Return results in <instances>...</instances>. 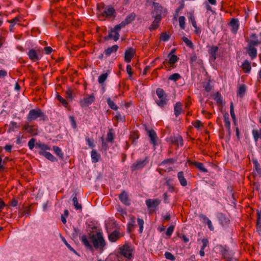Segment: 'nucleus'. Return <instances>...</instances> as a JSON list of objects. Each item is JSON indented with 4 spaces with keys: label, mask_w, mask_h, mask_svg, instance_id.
<instances>
[{
    "label": "nucleus",
    "mask_w": 261,
    "mask_h": 261,
    "mask_svg": "<svg viewBox=\"0 0 261 261\" xmlns=\"http://www.w3.org/2000/svg\"><path fill=\"white\" fill-rule=\"evenodd\" d=\"M107 103L111 109L114 110H117L118 109L117 106L112 101L110 98L107 99Z\"/></svg>",
    "instance_id": "obj_43"
},
{
    "label": "nucleus",
    "mask_w": 261,
    "mask_h": 261,
    "mask_svg": "<svg viewBox=\"0 0 261 261\" xmlns=\"http://www.w3.org/2000/svg\"><path fill=\"white\" fill-rule=\"evenodd\" d=\"M115 13L116 11L115 9L113 7L110 6L106 8L105 10L101 13L100 15L102 17H115Z\"/></svg>",
    "instance_id": "obj_13"
},
{
    "label": "nucleus",
    "mask_w": 261,
    "mask_h": 261,
    "mask_svg": "<svg viewBox=\"0 0 261 261\" xmlns=\"http://www.w3.org/2000/svg\"><path fill=\"white\" fill-rule=\"evenodd\" d=\"M119 47L117 45H114L105 50V53L107 56H109L113 52H116Z\"/></svg>",
    "instance_id": "obj_32"
},
{
    "label": "nucleus",
    "mask_w": 261,
    "mask_h": 261,
    "mask_svg": "<svg viewBox=\"0 0 261 261\" xmlns=\"http://www.w3.org/2000/svg\"><path fill=\"white\" fill-rule=\"evenodd\" d=\"M120 236L119 231L116 230L113 231L108 236L109 240L111 242H116L120 239Z\"/></svg>",
    "instance_id": "obj_20"
},
{
    "label": "nucleus",
    "mask_w": 261,
    "mask_h": 261,
    "mask_svg": "<svg viewBox=\"0 0 261 261\" xmlns=\"http://www.w3.org/2000/svg\"><path fill=\"white\" fill-rule=\"evenodd\" d=\"M119 250V254L125 258L131 259L133 257V250L128 244H125L120 248Z\"/></svg>",
    "instance_id": "obj_7"
},
{
    "label": "nucleus",
    "mask_w": 261,
    "mask_h": 261,
    "mask_svg": "<svg viewBox=\"0 0 261 261\" xmlns=\"http://www.w3.org/2000/svg\"><path fill=\"white\" fill-rule=\"evenodd\" d=\"M154 18V21L152 22L149 28L150 31H152L157 29L162 20V18L158 19L156 17H153Z\"/></svg>",
    "instance_id": "obj_27"
},
{
    "label": "nucleus",
    "mask_w": 261,
    "mask_h": 261,
    "mask_svg": "<svg viewBox=\"0 0 261 261\" xmlns=\"http://www.w3.org/2000/svg\"><path fill=\"white\" fill-rule=\"evenodd\" d=\"M246 91V87L244 84L241 85L238 89L237 95L240 97L244 96Z\"/></svg>",
    "instance_id": "obj_33"
},
{
    "label": "nucleus",
    "mask_w": 261,
    "mask_h": 261,
    "mask_svg": "<svg viewBox=\"0 0 261 261\" xmlns=\"http://www.w3.org/2000/svg\"><path fill=\"white\" fill-rule=\"evenodd\" d=\"M93 239L91 242L93 243V247L95 249H99L100 250L103 251L106 243L102 233L100 232H96V237L93 238Z\"/></svg>",
    "instance_id": "obj_4"
},
{
    "label": "nucleus",
    "mask_w": 261,
    "mask_h": 261,
    "mask_svg": "<svg viewBox=\"0 0 261 261\" xmlns=\"http://www.w3.org/2000/svg\"><path fill=\"white\" fill-rule=\"evenodd\" d=\"M136 18V14L134 13L129 14L125 19L126 22L129 24L132 21L134 20Z\"/></svg>",
    "instance_id": "obj_48"
},
{
    "label": "nucleus",
    "mask_w": 261,
    "mask_h": 261,
    "mask_svg": "<svg viewBox=\"0 0 261 261\" xmlns=\"http://www.w3.org/2000/svg\"><path fill=\"white\" fill-rule=\"evenodd\" d=\"M182 110V104L180 102H177L174 107V115L177 117L181 113Z\"/></svg>",
    "instance_id": "obj_28"
},
{
    "label": "nucleus",
    "mask_w": 261,
    "mask_h": 261,
    "mask_svg": "<svg viewBox=\"0 0 261 261\" xmlns=\"http://www.w3.org/2000/svg\"><path fill=\"white\" fill-rule=\"evenodd\" d=\"M39 154L45 157L48 160L55 162H57L58 159L55 158L51 153L47 151H40L39 152Z\"/></svg>",
    "instance_id": "obj_24"
},
{
    "label": "nucleus",
    "mask_w": 261,
    "mask_h": 261,
    "mask_svg": "<svg viewBox=\"0 0 261 261\" xmlns=\"http://www.w3.org/2000/svg\"><path fill=\"white\" fill-rule=\"evenodd\" d=\"M28 133L33 136L37 135L38 134L37 127L35 126L34 125H30Z\"/></svg>",
    "instance_id": "obj_34"
},
{
    "label": "nucleus",
    "mask_w": 261,
    "mask_h": 261,
    "mask_svg": "<svg viewBox=\"0 0 261 261\" xmlns=\"http://www.w3.org/2000/svg\"><path fill=\"white\" fill-rule=\"evenodd\" d=\"M241 67L245 73H249L251 70V62L248 60H245Z\"/></svg>",
    "instance_id": "obj_19"
},
{
    "label": "nucleus",
    "mask_w": 261,
    "mask_h": 261,
    "mask_svg": "<svg viewBox=\"0 0 261 261\" xmlns=\"http://www.w3.org/2000/svg\"><path fill=\"white\" fill-rule=\"evenodd\" d=\"M179 24L181 29L185 28V17L184 16H180L179 17Z\"/></svg>",
    "instance_id": "obj_52"
},
{
    "label": "nucleus",
    "mask_w": 261,
    "mask_h": 261,
    "mask_svg": "<svg viewBox=\"0 0 261 261\" xmlns=\"http://www.w3.org/2000/svg\"><path fill=\"white\" fill-rule=\"evenodd\" d=\"M128 24L124 19L120 24L115 25L114 28L111 29L109 32L108 35L103 37L105 40H108L109 39H113L115 41L118 40L120 37V31L122 28L125 27Z\"/></svg>",
    "instance_id": "obj_1"
},
{
    "label": "nucleus",
    "mask_w": 261,
    "mask_h": 261,
    "mask_svg": "<svg viewBox=\"0 0 261 261\" xmlns=\"http://www.w3.org/2000/svg\"><path fill=\"white\" fill-rule=\"evenodd\" d=\"M174 226L172 225L171 226H170L167 229V231L166 232V234L167 236L168 237H170L173 231H174Z\"/></svg>",
    "instance_id": "obj_57"
},
{
    "label": "nucleus",
    "mask_w": 261,
    "mask_h": 261,
    "mask_svg": "<svg viewBox=\"0 0 261 261\" xmlns=\"http://www.w3.org/2000/svg\"><path fill=\"white\" fill-rule=\"evenodd\" d=\"M108 76V73H105L102 74H101L98 79V83L100 84H103L105 81L107 80V77Z\"/></svg>",
    "instance_id": "obj_44"
},
{
    "label": "nucleus",
    "mask_w": 261,
    "mask_h": 261,
    "mask_svg": "<svg viewBox=\"0 0 261 261\" xmlns=\"http://www.w3.org/2000/svg\"><path fill=\"white\" fill-rule=\"evenodd\" d=\"M187 163L190 166L195 167L197 169L202 172L206 173L208 172L207 169L204 167L203 164L202 163L188 160Z\"/></svg>",
    "instance_id": "obj_11"
},
{
    "label": "nucleus",
    "mask_w": 261,
    "mask_h": 261,
    "mask_svg": "<svg viewBox=\"0 0 261 261\" xmlns=\"http://www.w3.org/2000/svg\"><path fill=\"white\" fill-rule=\"evenodd\" d=\"M130 138L133 140V141L138 139L139 138V135L138 134V133L137 132H132L130 135Z\"/></svg>",
    "instance_id": "obj_59"
},
{
    "label": "nucleus",
    "mask_w": 261,
    "mask_h": 261,
    "mask_svg": "<svg viewBox=\"0 0 261 261\" xmlns=\"http://www.w3.org/2000/svg\"><path fill=\"white\" fill-rule=\"evenodd\" d=\"M218 218L223 226H226L229 224V220L223 214L219 213L218 215Z\"/></svg>",
    "instance_id": "obj_22"
},
{
    "label": "nucleus",
    "mask_w": 261,
    "mask_h": 261,
    "mask_svg": "<svg viewBox=\"0 0 261 261\" xmlns=\"http://www.w3.org/2000/svg\"><path fill=\"white\" fill-rule=\"evenodd\" d=\"M72 90L70 88H69L66 91V98L70 101L72 100Z\"/></svg>",
    "instance_id": "obj_50"
},
{
    "label": "nucleus",
    "mask_w": 261,
    "mask_h": 261,
    "mask_svg": "<svg viewBox=\"0 0 261 261\" xmlns=\"http://www.w3.org/2000/svg\"><path fill=\"white\" fill-rule=\"evenodd\" d=\"M57 98L58 99V100L60 101V102L62 103V104L63 105V106H64L65 107H67V106H68V102H67V101L64 99L61 96H60V95L58 94L57 95Z\"/></svg>",
    "instance_id": "obj_51"
},
{
    "label": "nucleus",
    "mask_w": 261,
    "mask_h": 261,
    "mask_svg": "<svg viewBox=\"0 0 261 261\" xmlns=\"http://www.w3.org/2000/svg\"><path fill=\"white\" fill-rule=\"evenodd\" d=\"M223 118H224L225 127L227 129V132H228V136L230 137V134H231V132H230V121H229V118L228 114H225V115H224Z\"/></svg>",
    "instance_id": "obj_25"
},
{
    "label": "nucleus",
    "mask_w": 261,
    "mask_h": 261,
    "mask_svg": "<svg viewBox=\"0 0 261 261\" xmlns=\"http://www.w3.org/2000/svg\"><path fill=\"white\" fill-rule=\"evenodd\" d=\"M81 240V242H82V243L85 245V246L86 247H87V248H88L90 250L93 249V246L90 243L86 236H85V235L82 236Z\"/></svg>",
    "instance_id": "obj_30"
},
{
    "label": "nucleus",
    "mask_w": 261,
    "mask_h": 261,
    "mask_svg": "<svg viewBox=\"0 0 261 261\" xmlns=\"http://www.w3.org/2000/svg\"><path fill=\"white\" fill-rule=\"evenodd\" d=\"M188 18H189V21L191 22L193 26V27L195 29H197V23H196V21L195 20L194 14L192 13H190L189 14Z\"/></svg>",
    "instance_id": "obj_39"
},
{
    "label": "nucleus",
    "mask_w": 261,
    "mask_h": 261,
    "mask_svg": "<svg viewBox=\"0 0 261 261\" xmlns=\"http://www.w3.org/2000/svg\"><path fill=\"white\" fill-rule=\"evenodd\" d=\"M19 127V126L17 124L16 122L11 121L9 125V129H8V132H14L15 129H17Z\"/></svg>",
    "instance_id": "obj_37"
},
{
    "label": "nucleus",
    "mask_w": 261,
    "mask_h": 261,
    "mask_svg": "<svg viewBox=\"0 0 261 261\" xmlns=\"http://www.w3.org/2000/svg\"><path fill=\"white\" fill-rule=\"evenodd\" d=\"M181 78V76L179 73H175L172 74L168 77V80L176 82Z\"/></svg>",
    "instance_id": "obj_41"
},
{
    "label": "nucleus",
    "mask_w": 261,
    "mask_h": 261,
    "mask_svg": "<svg viewBox=\"0 0 261 261\" xmlns=\"http://www.w3.org/2000/svg\"><path fill=\"white\" fill-rule=\"evenodd\" d=\"M20 17H15V18L12 19L11 20H8V22L11 24H15L18 22H20Z\"/></svg>",
    "instance_id": "obj_62"
},
{
    "label": "nucleus",
    "mask_w": 261,
    "mask_h": 261,
    "mask_svg": "<svg viewBox=\"0 0 261 261\" xmlns=\"http://www.w3.org/2000/svg\"><path fill=\"white\" fill-rule=\"evenodd\" d=\"M169 140L171 142V143L174 144L177 146H178L179 145L182 146L184 144L182 138L179 135L175 136H171L169 138Z\"/></svg>",
    "instance_id": "obj_15"
},
{
    "label": "nucleus",
    "mask_w": 261,
    "mask_h": 261,
    "mask_svg": "<svg viewBox=\"0 0 261 261\" xmlns=\"http://www.w3.org/2000/svg\"><path fill=\"white\" fill-rule=\"evenodd\" d=\"M165 256L167 259H169L172 261L174 260L175 259V256L171 253L167 251L165 252Z\"/></svg>",
    "instance_id": "obj_56"
},
{
    "label": "nucleus",
    "mask_w": 261,
    "mask_h": 261,
    "mask_svg": "<svg viewBox=\"0 0 261 261\" xmlns=\"http://www.w3.org/2000/svg\"><path fill=\"white\" fill-rule=\"evenodd\" d=\"M45 116L44 113L40 109H32L30 111L27 117V120L28 123L36 120L38 118H43Z\"/></svg>",
    "instance_id": "obj_6"
},
{
    "label": "nucleus",
    "mask_w": 261,
    "mask_h": 261,
    "mask_svg": "<svg viewBox=\"0 0 261 261\" xmlns=\"http://www.w3.org/2000/svg\"><path fill=\"white\" fill-rule=\"evenodd\" d=\"M135 51L134 49L129 48L126 49L124 54V61L126 63L131 62L132 58L134 57Z\"/></svg>",
    "instance_id": "obj_16"
},
{
    "label": "nucleus",
    "mask_w": 261,
    "mask_h": 261,
    "mask_svg": "<svg viewBox=\"0 0 261 261\" xmlns=\"http://www.w3.org/2000/svg\"><path fill=\"white\" fill-rule=\"evenodd\" d=\"M177 178L180 184V185L183 187H186L187 186L188 183L185 177L184 173L183 171L178 172L177 173Z\"/></svg>",
    "instance_id": "obj_26"
},
{
    "label": "nucleus",
    "mask_w": 261,
    "mask_h": 261,
    "mask_svg": "<svg viewBox=\"0 0 261 261\" xmlns=\"http://www.w3.org/2000/svg\"><path fill=\"white\" fill-rule=\"evenodd\" d=\"M203 87L204 88L205 90L207 92H210L212 88V87L209 82L206 83V84L203 86Z\"/></svg>",
    "instance_id": "obj_64"
},
{
    "label": "nucleus",
    "mask_w": 261,
    "mask_h": 261,
    "mask_svg": "<svg viewBox=\"0 0 261 261\" xmlns=\"http://www.w3.org/2000/svg\"><path fill=\"white\" fill-rule=\"evenodd\" d=\"M169 59L168 60L169 64H174L179 59L176 55H171L169 57Z\"/></svg>",
    "instance_id": "obj_46"
},
{
    "label": "nucleus",
    "mask_w": 261,
    "mask_h": 261,
    "mask_svg": "<svg viewBox=\"0 0 261 261\" xmlns=\"http://www.w3.org/2000/svg\"><path fill=\"white\" fill-rule=\"evenodd\" d=\"M156 94L159 98V100H155L156 104L161 108L164 107L167 104V95L164 90L160 88L156 89Z\"/></svg>",
    "instance_id": "obj_5"
},
{
    "label": "nucleus",
    "mask_w": 261,
    "mask_h": 261,
    "mask_svg": "<svg viewBox=\"0 0 261 261\" xmlns=\"http://www.w3.org/2000/svg\"><path fill=\"white\" fill-rule=\"evenodd\" d=\"M113 129H109L107 134V141L109 142L113 143L114 139V134L112 132Z\"/></svg>",
    "instance_id": "obj_38"
},
{
    "label": "nucleus",
    "mask_w": 261,
    "mask_h": 261,
    "mask_svg": "<svg viewBox=\"0 0 261 261\" xmlns=\"http://www.w3.org/2000/svg\"><path fill=\"white\" fill-rule=\"evenodd\" d=\"M199 217L204 224H206L210 220L205 215L203 214L200 215Z\"/></svg>",
    "instance_id": "obj_63"
},
{
    "label": "nucleus",
    "mask_w": 261,
    "mask_h": 261,
    "mask_svg": "<svg viewBox=\"0 0 261 261\" xmlns=\"http://www.w3.org/2000/svg\"><path fill=\"white\" fill-rule=\"evenodd\" d=\"M148 163V157L146 156L145 159L141 161L139 160L134 163L131 166L132 171L140 170L144 167Z\"/></svg>",
    "instance_id": "obj_8"
},
{
    "label": "nucleus",
    "mask_w": 261,
    "mask_h": 261,
    "mask_svg": "<svg viewBox=\"0 0 261 261\" xmlns=\"http://www.w3.org/2000/svg\"><path fill=\"white\" fill-rule=\"evenodd\" d=\"M192 125L196 128L199 129L200 127H203V124L199 120H197L192 122Z\"/></svg>",
    "instance_id": "obj_55"
},
{
    "label": "nucleus",
    "mask_w": 261,
    "mask_h": 261,
    "mask_svg": "<svg viewBox=\"0 0 261 261\" xmlns=\"http://www.w3.org/2000/svg\"><path fill=\"white\" fill-rule=\"evenodd\" d=\"M247 45L245 48L247 54L250 57L252 60L255 59L257 57V49L255 47L261 44V42L258 40H246Z\"/></svg>",
    "instance_id": "obj_2"
},
{
    "label": "nucleus",
    "mask_w": 261,
    "mask_h": 261,
    "mask_svg": "<svg viewBox=\"0 0 261 261\" xmlns=\"http://www.w3.org/2000/svg\"><path fill=\"white\" fill-rule=\"evenodd\" d=\"M252 163L254 165V168L255 169L256 171L258 173V174H261V168L259 164L258 163L257 160H253Z\"/></svg>",
    "instance_id": "obj_40"
},
{
    "label": "nucleus",
    "mask_w": 261,
    "mask_h": 261,
    "mask_svg": "<svg viewBox=\"0 0 261 261\" xmlns=\"http://www.w3.org/2000/svg\"><path fill=\"white\" fill-rule=\"evenodd\" d=\"M95 100L94 94H91L88 97H84L80 101V103L82 108H85L90 105Z\"/></svg>",
    "instance_id": "obj_12"
},
{
    "label": "nucleus",
    "mask_w": 261,
    "mask_h": 261,
    "mask_svg": "<svg viewBox=\"0 0 261 261\" xmlns=\"http://www.w3.org/2000/svg\"><path fill=\"white\" fill-rule=\"evenodd\" d=\"M119 198L124 205L129 206L130 204V199L127 193L124 190L120 193Z\"/></svg>",
    "instance_id": "obj_14"
},
{
    "label": "nucleus",
    "mask_w": 261,
    "mask_h": 261,
    "mask_svg": "<svg viewBox=\"0 0 261 261\" xmlns=\"http://www.w3.org/2000/svg\"><path fill=\"white\" fill-rule=\"evenodd\" d=\"M230 115H231L233 120L236 121V116H235L234 112L233 105L232 102H231V103H230Z\"/></svg>",
    "instance_id": "obj_61"
},
{
    "label": "nucleus",
    "mask_w": 261,
    "mask_h": 261,
    "mask_svg": "<svg viewBox=\"0 0 261 261\" xmlns=\"http://www.w3.org/2000/svg\"><path fill=\"white\" fill-rule=\"evenodd\" d=\"M153 9L151 12L152 17H156V18H162L165 17L167 10L164 8L159 3L154 2L152 3Z\"/></svg>",
    "instance_id": "obj_3"
},
{
    "label": "nucleus",
    "mask_w": 261,
    "mask_h": 261,
    "mask_svg": "<svg viewBox=\"0 0 261 261\" xmlns=\"http://www.w3.org/2000/svg\"><path fill=\"white\" fill-rule=\"evenodd\" d=\"M36 147L40 149V151H45L46 150H50V148L48 145L45 144L44 143H36Z\"/></svg>",
    "instance_id": "obj_36"
},
{
    "label": "nucleus",
    "mask_w": 261,
    "mask_h": 261,
    "mask_svg": "<svg viewBox=\"0 0 261 261\" xmlns=\"http://www.w3.org/2000/svg\"><path fill=\"white\" fill-rule=\"evenodd\" d=\"M221 253L222 257L226 261H232L233 253L232 251H230L227 247H226V246L222 247Z\"/></svg>",
    "instance_id": "obj_9"
},
{
    "label": "nucleus",
    "mask_w": 261,
    "mask_h": 261,
    "mask_svg": "<svg viewBox=\"0 0 261 261\" xmlns=\"http://www.w3.org/2000/svg\"><path fill=\"white\" fill-rule=\"evenodd\" d=\"M252 135L253 136L254 140L257 141L259 138H260V136L259 135L257 129H253L252 130Z\"/></svg>",
    "instance_id": "obj_60"
},
{
    "label": "nucleus",
    "mask_w": 261,
    "mask_h": 261,
    "mask_svg": "<svg viewBox=\"0 0 261 261\" xmlns=\"http://www.w3.org/2000/svg\"><path fill=\"white\" fill-rule=\"evenodd\" d=\"M62 241L70 251H72L75 254L79 255L77 252L67 243V242L66 241L64 238H62Z\"/></svg>",
    "instance_id": "obj_54"
},
{
    "label": "nucleus",
    "mask_w": 261,
    "mask_h": 261,
    "mask_svg": "<svg viewBox=\"0 0 261 261\" xmlns=\"http://www.w3.org/2000/svg\"><path fill=\"white\" fill-rule=\"evenodd\" d=\"M214 99L218 105H221L222 103V98L221 94L219 92L216 93Z\"/></svg>",
    "instance_id": "obj_47"
},
{
    "label": "nucleus",
    "mask_w": 261,
    "mask_h": 261,
    "mask_svg": "<svg viewBox=\"0 0 261 261\" xmlns=\"http://www.w3.org/2000/svg\"><path fill=\"white\" fill-rule=\"evenodd\" d=\"M137 222L139 226V232L141 233L143 230L144 221L143 219L138 218L137 219Z\"/></svg>",
    "instance_id": "obj_53"
},
{
    "label": "nucleus",
    "mask_w": 261,
    "mask_h": 261,
    "mask_svg": "<svg viewBox=\"0 0 261 261\" xmlns=\"http://www.w3.org/2000/svg\"><path fill=\"white\" fill-rule=\"evenodd\" d=\"M176 161V160L174 159L169 158V159H166V160H164L163 161H162L159 165L162 166V165H165L166 164H173Z\"/></svg>",
    "instance_id": "obj_45"
},
{
    "label": "nucleus",
    "mask_w": 261,
    "mask_h": 261,
    "mask_svg": "<svg viewBox=\"0 0 261 261\" xmlns=\"http://www.w3.org/2000/svg\"><path fill=\"white\" fill-rule=\"evenodd\" d=\"M219 48L217 46L213 45L208 50V53L210 55V59L214 61L216 59V53L218 51Z\"/></svg>",
    "instance_id": "obj_21"
},
{
    "label": "nucleus",
    "mask_w": 261,
    "mask_h": 261,
    "mask_svg": "<svg viewBox=\"0 0 261 261\" xmlns=\"http://www.w3.org/2000/svg\"><path fill=\"white\" fill-rule=\"evenodd\" d=\"M182 40L186 43L187 46H188L190 48H193L194 47V45L192 41L189 40L187 37L183 36L182 37Z\"/></svg>",
    "instance_id": "obj_42"
},
{
    "label": "nucleus",
    "mask_w": 261,
    "mask_h": 261,
    "mask_svg": "<svg viewBox=\"0 0 261 261\" xmlns=\"http://www.w3.org/2000/svg\"><path fill=\"white\" fill-rule=\"evenodd\" d=\"M145 130L147 131V134L150 138V143L153 146L157 144L158 136L155 132L153 129H148L147 126H145Z\"/></svg>",
    "instance_id": "obj_10"
},
{
    "label": "nucleus",
    "mask_w": 261,
    "mask_h": 261,
    "mask_svg": "<svg viewBox=\"0 0 261 261\" xmlns=\"http://www.w3.org/2000/svg\"><path fill=\"white\" fill-rule=\"evenodd\" d=\"M72 201H73V205L74 206L76 210L81 211L82 209V206L81 204H80L78 202L76 193H75L74 194V196L73 197Z\"/></svg>",
    "instance_id": "obj_35"
},
{
    "label": "nucleus",
    "mask_w": 261,
    "mask_h": 261,
    "mask_svg": "<svg viewBox=\"0 0 261 261\" xmlns=\"http://www.w3.org/2000/svg\"><path fill=\"white\" fill-rule=\"evenodd\" d=\"M36 141V139L35 138H32L28 142V146L30 149L32 150L35 146V143Z\"/></svg>",
    "instance_id": "obj_58"
},
{
    "label": "nucleus",
    "mask_w": 261,
    "mask_h": 261,
    "mask_svg": "<svg viewBox=\"0 0 261 261\" xmlns=\"http://www.w3.org/2000/svg\"><path fill=\"white\" fill-rule=\"evenodd\" d=\"M170 36L166 32H163L161 34L160 40L163 41H167L170 39Z\"/></svg>",
    "instance_id": "obj_49"
},
{
    "label": "nucleus",
    "mask_w": 261,
    "mask_h": 261,
    "mask_svg": "<svg viewBox=\"0 0 261 261\" xmlns=\"http://www.w3.org/2000/svg\"><path fill=\"white\" fill-rule=\"evenodd\" d=\"M28 55L29 58L33 62L37 61L40 59L39 56L37 54L36 50L33 48L31 49L29 51Z\"/></svg>",
    "instance_id": "obj_23"
},
{
    "label": "nucleus",
    "mask_w": 261,
    "mask_h": 261,
    "mask_svg": "<svg viewBox=\"0 0 261 261\" xmlns=\"http://www.w3.org/2000/svg\"><path fill=\"white\" fill-rule=\"evenodd\" d=\"M229 25L231 28V32L236 34L239 27V20L237 18H232L229 22Z\"/></svg>",
    "instance_id": "obj_18"
},
{
    "label": "nucleus",
    "mask_w": 261,
    "mask_h": 261,
    "mask_svg": "<svg viewBox=\"0 0 261 261\" xmlns=\"http://www.w3.org/2000/svg\"><path fill=\"white\" fill-rule=\"evenodd\" d=\"M91 156L92 159V162L93 163H97L98 162L99 159L100 158V154L97 152V151L93 149L91 152Z\"/></svg>",
    "instance_id": "obj_29"
},
{
    "label": "nucleus",
    "mask_w": 261,
    "mask_h": 261,
    "mask_svg": "<svg viewBox=\"0 0 261 261\" xmlns=\"http://www.w3.org/2000/svg\"><path fill=\"white\" fill-rule=\"evenodd\" d=\"M161 201L158 199H147L146 200V204L148 208H156L160 204Z\"/></svg>",
    "instance_id": "obj_17"
},
{
    "label": "nucleus",
    "mask_w": 261,
    "mask_h": 261,
    "mask_svg": "<svg viewBox=\"0 0 261 261\" xmlns=\"http://www.w3.org/2000/svg\"><path fill=\"white\" fill-rule=\"evenodd\" d=\"M53 149L55 153L58 156L60 159L63 160L64 159L63 153L59 147L57 146H53Z\"/></svg>",
    "instance_id": "obj_31"
}]
</instances>
